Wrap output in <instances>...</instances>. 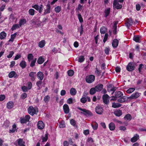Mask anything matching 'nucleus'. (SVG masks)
Returning <instances> with one entry per match:
<instances>
[{
	"mask_svg": "<svg viewBox=\"0 0 146 146\" xmlns=\"http://www.w3.org/2000/svg\"><path fill=\"white\" fill-rule=\"evenodd\" d=\"M77 108L83 111V112H81V113L86 116H91L93 115L92 113L90 111L87 110L86 109H82L80 107H78Z\"/></svg>",
	"mask_w": 146,
	"mask_h": 146,
	"instance_id": "obj_1",
	"label": "nucleus"
},
{
	"mask_svg": "<svg viewBox=\"0 0 146 146\" xmlns=\"http://www.w3.org/2000/svg\"><path fill=\"white\" fill-rule=\"evenodd\" d=\"M30 117L29 115H26L25 118L20 117V122L22 124L26 123L29 121Z\"/></svg>",
	"mask_w": 146,
	"mask_h": 146,
	"instance_id": "obj_2",
	"label": "nucleus"
},
{
	"mask_svg": "<svg viewBox=\"0 0 146 146\" xmlns=\"http://www.w3.org/2000/svg\"><path fill=\"white\" fill-rule=\"evenodd\" d=\"M27 110L29 113L32 116H33L35 114H36V109L32 106H29Z\"/></svg>",
	"mask_w": 146,
	"mask_h": 146,
	"instance_id": "obj_3",
	"label": "nucleus"
},
{
	"mask_svg": "<svg viewBox=\"0 0 146 146\" xmlns=\"http://www.w3.org/2000/svg\"><path fill=\"white\" fill-rule=\"evenodd\" d=\"M110 97L107 94L104 95L102 96V100L103 102L106 105L108 104L109 103Z\"/></svg>",
	"mask_w": 146,
	"mask_h": 146,
	"instance_id": "obj_4",
	"label": "nucleus"
},
{
	"mask_svg": "<svg viewBox=\"0 0 146 146\" xmlns=\"http://www.w3.org/2000/svg\"><path fill=\"white\" fill-rule=\"evenodd\" d=\"M103 109L102 107L98 105L95 108V111L98 114L101 115L102 114Z\"/></svg>",
	"mask_w": 146,
	"mask_h": 146,
	"instance_id": "obj_5",
	"label": "nucleus"
},
{
	"mask_svg": "<svg viewBox=\"0 0 146 146\" xmlns=\"http://www.w3.org/2000/svg\"><path fill=\"white\" fill-rule=\"evenodd\" d=\"M135 66L133 63L132 62H129L127 66V69L129 71H131L133 70Z\"/></svg>",
	"mask_w": 146,
	"mask_h": 146,
	"instance_id": "obj_6",
	"label": "nucleus"
},
{
	"mask_svg": "<svg viewBox=\"0 0 146 146\" xmlns=\"http://www.w3.org/2000/svg\"><path fill=\"white\" fill-rule=\"evenodd\" d=\"M140 96L139 93L137 92L134 93L129 97H128V98L130 100L135 99L138 98Z\"/></svg>",
	"mask_w": 146,
	"mask_h": 146,
	"instance_id": "obj_7",
	"label": "nucleus"
},
{
	"mask_svg": "<svg viewBox=\"0 0 146 146\" xmlns=\"http://www.w3.org/2000/svg\"><path fill=\"white\" fill-rule=\"evenodd\" d=\"M95 80V76L93 75H90L86 76V82H92Z\"/></svg>",
	"mask_w": 146,
	"mask_h": 146,
	"instance_id": "obj_8",
	"label": "nucleus"
},
{
	"mask_svg": "<svg viewBox=\"0 0 146 146\" xmlns=\"http://www.w3.org/2000/svg\"><path fill=\"white\" fill-rule=\"evenodd\" d=\"M113 7L117 9H121L122 7V5L117 2L116 0H114L113 2Z\"/></svg>",
	"mask_w": 146,
	"mask_h": 146,
	"instance_id": "obj_9",
	"label": "nucleus"
},
{
	"mask_svg": "<svg viewBox=\"0 0 146 146\" xmlns=\"http://www.w3.org/2000/svg\"><path fill=\"white\" fill-rule=\"evenodd\" d=\"M38 128L40 130L44 128V125L42 121H39L37 124Z\"/></svg>",
	"mask_w": 146,
	"mask_h": 146,
	"instance_id": "obj_10",
	"label": "nucleus"
},
{
	"mask_svg": "<svg viewBox=\"0 0 146 146\" xmlns=\"http://www.w3.org/2000/svg\"><path fill=\"white\" fill-rule=\"evenodd\" d=\"M46 9L44 10V14L46 15L50 13L51 12V7L50 4H47L46 5Z\"/></svg>",
	"mask_w": 146,
	"mask_h": 146,
	"instance_id": "obj_11",
	"label": "nucleus"
},
{
	"mask_svg": "<svg viewBox=\"0 0 146 146\" xmlns=\"http://www.w3.org/2000/svg\"><path fill=\"white\" fill-rule=\"evenodd\" d=\"M63 109L64 113L67 114L69 112V108L68 106L66 104H64L63 106Z\"/></svg>",
	"mask_w": 146,
	"mask_h": 146,
	"instance_id": "obj_12",
	"label": "nucleus"
},
{
	"mask_svg": "<svg viewBox=\"0 0 146 146\" xmlns=\"http://www.w3.org/2000/svg\"><path fill=\"white\" fill-rule=\"evenodd\" d=\"M14 104L12 101L9 102L7 104V108L8 109H11L14 106Z\"/></svg>",
	"mask_w": 146,
	"mask_h": 146,
	"instance_id": "obj_13",
	"label": "nucleus"
},
{
	"mask_svg": "<svg viewBox=\"0 0 146 146\" xmlns=\"http://www.w3.org/2000/svg\"><path fill=\"white\" fill-rule=\"evenodd\" d=\"M139 138V135L137 134H136L131 139V142L134 143L136 142Z\"/></svg>",
	"mask_w": 146,
	"mask_h": 146,
	"instance_id": "obj_14",
	"label": "nucleus"
},
{
	"mask_svg": "<svg viewBox=\"0 0 146 146\" xmlns=\"http://www.w3.org/2000/svg\"><path fill=\"white\" fill-rule=\"evenodd\" d=\"M18 144L19 146H25L24 145L25 142L23 141V139L19 138L18 140Z\"/></svg>",
	"mask_w": 146,
	"mask_h": 146,
	"instance_id": "obj_15",
	"label": "nucleus"
},
{
	"mask_svg": "<svg viewBox=\"0 0 146 146\" xmlns=\"http://www.w3.org/2000/svg\"><path fill=\"white\" fill-rule=\"evenodd\" d=\"M115 96L117 98H120L123 96V94L120 91H116L115 93Z\"/></svg>",
	"mask_w": 146,
	"mask_h": 146,
	"instance_id": "obj_16",
	"label": "nucleus"
},
{
	"mask_svg": "<svg viewBox=\"0 0 146 146\" xmlns=\"http://www.w3.org/2000/svg\"><path fill=\"white\" fill-rule=\"evenodd\" d=\"M103 86L102 84H100L95 87V88L97 92H99L103 89Z\"/></svg>",
	"mask_w": 146,
	"mask_h": 146,
	"instance_id": "obj_17",
	"label": "nucleus"
},
{
	"mask_svg": "<svg viewBox=\"0 0 146 146\" xmlns=\"http://www.w3.org/2000/svg\"><path fill=\"white\" fill-rule=\"evenodd\" d=\"M37 76L38 78L40 80H42L44 78V75L42 72L39 71L37 73Z\"/></svg>",
	"mask_w": 146,
	"mask_h": 146,
	"instance_id": "obj_18",
	"label": "nucleus"
},
{
	"mask_svg": "<svg viewBox=\"0 0 146 146\" xmlns=\"http://www.w3.org/2000/svg\"><path fill=\"white\" fill-rule=\"evenodd\" d=\"M133 23V22L132 19L130 18L127 20L126 24L127 27H129L130 26L132 25Z\"/></svg>",
	"mask_w": 146,
	"mask_h": 146,
	"instance_id": "obj_19",
	"label": "nucleus"
},
{
	"mask_svg": "<svg viewBox=\"0 0 146 146\" xmlns=\"http://www.w3.org/2000/svg\"><path fill=\"white\" fill-rule=\"evenodd\" d=\"M112 107L114 108H116L120 107L122 105L118 103H115L114 102L112 104Z\"/></svg>",
	"mask_w": 146,
	"mask_h": 146,
	"instance_id": "obj_20",
	"label": "nucleus"
},
{
	"mask_svg": "<svg viewBox=\"0 0 146 146\" xmlns=\"http://www.w3.org/2000/svg\"><path fill=\"white\" fill-rule=\"evenodd\" d=\"M109 128L111 131H113L115 129V125L113 122H111L109 125Z\"/></svg>",
	"mask_w": 146,
	"mask_h": 146,
	"instance_id": "obj_21",
	"label": "nucleus"
},
{
	"mask_svg": "<svg viewBox=\"0 0 146 146\" xmlns=\"http://www.w3.org/2000/svg\"><path fill=\"white\" fill-rule=\"evenodd\" d=\"M118 44V41L117 39L113 40L112 43V45L113 48H116L117 47Z\"/></svg>",
	"mask_w": 146,
	"mask_h": 146,
	"instance_id": "obj_22",
	"label": "nucleus"
},
{
	"mask_svg": "<svg viewBox=\"0 0 146 146\" xmlns=\"http://www.w3.org/2000/svg\"><path fill=\"white\" fill-rule=\"evenodd\" d=\"M26 23V20L25 19H20L19 21V26L21 27L22 25H24Z\"/></svg>",
	"mask_w": 146,
	"mask_h": 146,
	"instance_id": "obj_23",
	"label": "nucleus"
},
{
	"mask_svg": "<svg viewBox=\"0 0 146 146\" xmlns=\"http://www.w3.org/2000/svg\"><path fill=\"white\" fill-rule=\"evenodd\" d=\"M45 44V41L44 40H43L39 42L38 43V46L40 48H42L44 46Z\"/></svg>",
	"mask_w": 146,
	"mask_h": 146,
	"instance_id": "obj_24",
	"label": "nucleus"
},
{
	"mask_svg": "<svg viewBox=\"0 0 146 146\" xmlns=\"http://www.w3.org/2000/svg\"><path fill=\"white\" fill-rule=\"evenodd\" d=\"M132 117L131 115L129 114L128 113L126 114L124 117L125 120L130 121L132 119Z\"/></svg>",
	"mask_w": 146,
	"mask_h": 146,
	"instance_id": "obj_25",
	"label": "nucleus"
},
{
	"mask_svg": "<svg viewBox=\"0 0 146 146\" xmlns=\"http://www.w3.org/2000/svg\"><path fill=\"white\" fill-rule=\"evenodd\" d=\"M114 113L116 116L119 117L122 115V112L121 110H118L115 111Z\"/></svg>",
	"mask_w": 146,
	"mask_h": 146,
	"instance_id": "obj_26",
	"label": "nucleus"
},
{
	"mask_svg": "<svg viewBox=\"0 0 146 146\" xmlns=\"http://www.w3.org/2000/svg\"><path fill=\"white\" fill-rule=\"evenodd\" d=\"M107 29L104 27H103L100 28V31L102 34H104L107 31Z\"/></svg>",
	"mask_w": 146,
	"mask_h": 146,
	"instance_id": "obj_27",
	"label": "nucleus"
},
{
	"mask_svg": "<svg viewBox=\"0 0 146 146\" xmlns=\"http://www.w3.org/2000/svg\"><path fill=\"white\" fill-rule=\"evenodd\" d=\"M76 91L74 88H71L70 90V93L72 96H74L76 93Z\"/></svg>",
	"mask_w": 146,
	"mask_h": 146,
	"instance_id": "obj_28",
	"label": "nucleus"
},
{
	"mask_svg": "<svg viewBox=\"0 0 146 146\" xmlns=\"http://www.w3.org/2000/svg\"><path fill=\"white\" fill-rule=\"evenodd\" d=\"M7 36L6 33L4 31L0 33V38L1 39H4Z\"/></svg>",
	"mask_w": 146,
	"mask_h": 146,
	"instance_id": "obj_29",
	"label": "nucleus"
},
{
	"mask_svg": "<svg viewBox=\"0 0 146 146\" xmlns=\"http://www.w3.org/2000/svg\"><path fill=\"white\" fill-rule=\"evenodd\" d=\"M44 58L42 56H40L38 58L37 62L39 64H41L44 62Z\"/></svg>",
	"mask_w": 146,
	"mask_h": 146,
	"instance_id": "obj_30",
	"label": "nucleus"
},
{
	"mask_svg": "<svg viewBox=\"0 0 146 146\" xmlns=\"http://www.w3.org/2000/svg\"><path fill=\"white\" fill-rule=\"evenodd\" d=\"M19 65L22 68H25L27 66L26 62L24 61H22L20 63Z\"/></svg>",
	"mask_w": 146,
	"mask_h": 146,
	"instance_id": "obj_31",
	"label": "nucleus"
},
{
	"mask_svg": "<svg viewBox=\"0 0 146 146\" xmlns=\"http://www.w3.org/2000/svg\"><path fill=\"white\" fill-rule=\"evenodd\" d=\"M70 124L73 126L75 127H77V125H76V121L73 119H72L70 120Z\"/></svg>",
	"mask_w": 146,
	"mask_h": 146,
	"instance_id": "obj_32",
	"label": "nucleus"
},
{
	"mask_svg": "<svg viewBox=\"0 0 146 146\" xmlns=\"http://www.w3.org/2000/svg\"><path fill=\"white\" fill-rule=\"evenodd\" d=\"M141 37L139 36H134L133 38V40L136 42H140V40Z\"/></svg>",
	"mask_w": 146,
	"mask_h": 146,
	"instance_id": "obj_33",
	"label": "nucleus"
},
{
	"mask_svg": "<svg viewBox=\"0 0 146 146\" xmlns=\"http://www.w3.org/2000/svg\"><path fill=\"white\" fill-rule=\"evenodd\" d=\"M110 8H108L107 9H106L104 11L105 12V15L104 16L105 17H107L109 14L110 13Z\"/></svg>",
	"mask_w": 146,
	"mask_h": 146,
	"instance_id": "obj_34",
	"label": "nucleus"
},
{
	"mask_svg": "<svg viewBox=\"0 0 146 146\" xmlns=\"http://www.w3.org/2000/svg\"><path fill=\"white\" fill-rule=\"evenodd\" d=\"M48 139V134L46 133L45 135V137L42 136V142H44L47 141Z\"/></svg>",
	"mask_w": 146,
	"mask_h": 146,
	"instance_id": "obj_35",
	"label": "nucleus"
},
{
	"mask_svg": "<svg viewBox=\"0 0 146 146\" xmlns=\"http://www.w3.org/2000/svg\"><path fill=\"white\" fill-rule=\"evenodd\" d=\"M96 91L95 88H92L90 90V94L91 95L94 94Z\"/></svg>",
	"mask_w": 146,
	"mask_h": 146,
	"instance_id": "obj_36",
	"label": "nucleus"
},
{
	"mask_svg": "<svg viewBox=\"0 0 146 146\" xmlns=\"http://www.w3.org/2000/svg\"><path fill=\"white\" fill-rule=\"evenodd\" d=\"M92 126L94 130H96L98 128V124L96 123L95 122L93 123L92 124Z\"/></svg>",
	"mask_w": 146,
	"mask_h": 146,
	"instance_id": "obj_37",
	"label": "nucleus"
},
{
	"mask_svg": "<svg viewBox=\"0 0 146 146\" xmlns=\"http://www.w3.org/2000/svg\"><path fill=\"white\" fill-rule=\"evenodd\" d=\"M20 26L18 24H16L13 25L12 27L11 28V29L12 31H14L16 29L19 28Z\"/></svg>",
	"mask_w": 146,
	"mask_h": 146,
	"instance_id": "obj_38",
	"label": "nucleus"
},
{
	"mask_svg": "<svg viewBox=\"0 0 146 146\" xmlns=\"http://www.w3.org/2000/svg\"><path fill=\"white\" fill-rule=\"evenodd\" d=\"M17 33H14L13 34L11 35V38L9 40V41L13 42L17 35Z\"/></svg>",
	"mask_w": 146,
	"mask_h": 146,
	"instance_id": "obj_39",
	"label": "nucleus"
},
{
	"mask_svg": "<svg viewBox=\"0 0 146 146\" xmlns=\"http://www.w3.org/2000/svg\"><path fill=\"white\" fill-rule=\"evenodd\" d=\"M16 75L15 72V71H13L10 72L9 74V76L10 78H12L15 76Z\"/></svg>",
	"mask_w": 146,
	"mask_h": 146,
	"instance_id": "obj_40",
	"label": "nucleus"
},
{
	"mask_svg": "<svg viewBox=\"0 0 146 146\" xmlns=\"http://www.w3.org/2000/svg\"><path fill=\"white\" fill-rule=\"evenodd\" d=\"M135 88H129L126 91V92L127 94H130L133 92L135 90Z\"/></svg>",
	"mask_w": 146,
	"mask_h": 146,
	"instance_id": "obj_41",
	"label": "nucleus"
},
{
	"mask_svg": "<svg viewBox=\"0 0 146 146\" xmlns=\"http://www.w3.org/2000/svg\"><path fill=\"white\" fill-rule=\"evenodd\" d=\"M28 12L30 15L33 16L35 14V11L33 9H31L29 10Z\"/></svg>",
	"mask_w": 146,
	"mask_h": 146,
	"instance_id": "obj_42",
	"label": "nucleus"
},
{
	"mask_svg": "<svg viewBox=\"0 0 146 146\" xmlns=\"http://www.w3.org/2000/svg\"><path fill=\"white\" fill-rule=\"evenodd\" d=\"M61 7L60 6H58L54 8V10L57 13H59L61 11Z\"/></svg>",
	"mask_w": 146,
	"mask_h": 146,
	"instance_id": "obj_43",
	"label": "nucleus"
},
{
	"mask_svg": "<svg viewBox=\"0 0 146 146\" xmlns=\"http://www.w3.org/2000/svg\"><path fill=\"white\" fill-rule=\"evenodd\" d=\"M50 99V96L48 95H47L44 97V100L45 103H47L49 102Z\"/></svg>",
	"mask_w": 146,
	"mask_h": 146,
	"instance_id": "obj_44",
	"label": "nucleus"
},
{
	"mask_svg": "<svg viewBox=\"0 0 146 146\" xmlns=\"http://www.w3.org/2000/svg\"><path fill=\"white\" fill-rule=\"evenodd\" d=\"M36 73L34 72H30L29 74V76L30 77H31L32 78H34L35 76V75Z\"/></svg>",
	"mask_w": 146,
	"mask_h": 146,
	"instance_id": "obj_45",
	"label": "nucleus"
},
{
	"mask_svg": "<svg viewBox=\"0 0 146 146\" xmlns=\"http://www.w3.org/2000/svg\"><path fill=\"white\" fill-rule=\"evenodd\" d=\"M21 89H22V91L24 92H27L28 91V89L27 87H26L25 86H23L22 87Z\"/></svg>",
	"mask_w": 146,
	"mask_h": 146,
	"instance_id": "obj_46",
	"label": "nucleus"
},
{
	"mask_svg": "<svg viewBox=\"0 0 146 146\" xmlns=\"http://www.w3.org/2000/svg\"><path fill=\"white\" fill-rule=\"evenodd\" d=\"M59 127L61 128H63L65 127L66 125L64 122H62L59 123Z\"/></svg>",
	"mask_w": 146,
	"mask_h": 146,
	"instance_id": "obj_47",
	"label": "nucleus"
},
{
	"mask_svg": "<svg viewBox=\"0 0 146 146\" xmlns=\"http://www.w3.org/2000/svg\"><path fill=\"white\" fill-rule=\"evenodd\" d=\"M27 94L25 93H23L21 96V98L22 99H24L27 97Z\"/></svg>",
	"mask_w": 146,
	"mask_h": 146,
	"instance_id": "obj_48",
	"label": "nucleus"
},
{
	"mask_svg": "<svg viewBox=\"0 0 146 146\" xmlns=\"http://www.w3.org/2000/svg\"><path fill=\"white\" fill-rule=\"evenodd\" d=\"M84 60V56H81L79 57L78 61L79 62H83Z\"/></svg>",
	"mask_w": 146,
	"mask_h": 146,
	"instance_id": "obj_49",
	"label": "nucleus"
},
{
	"mask_svg": "<svg viewBox=\"0 0 146 146\" xmlns=\"http://www.w3.org/2000/svg\"><path fill=\"white\" fill-rule=\"evenodd\" d=\"M80 101L82 103L84 104L87 101V98L84 97H82L80 99Z\"/></svg>",
	"mask_w": 146,
	"mask_h": 146,
	"instance_id": "obj_50",
	"label": "nucleus"
},
{
	"mask_svg": "<svg viewBox=\"0 0 146 146\" xmlns=\"http://www.w3.org/2000/svg\"><path fill=\"white\" fill-rule=\"evenodd\" d=\"M118 88V87L116 86H113L112 88L111 89V90H111L110 92L112 91L113 92L112 93V94H113L115 91Z\"/></svg>",
	"mask_w": 146,
	"mask_h": 146,
	"instance_id": "obj_51",
	"label": "nucleus"
},
{
	"mask_svg": "<svg viewBox=\"0 0 146 146\" xmlns=\"http://www.w3.org/2000/svg\"><path fill=\"white\" fill-rule=\"evenodd\" d=\"M33 57V56L32 54H29L28 56V59L29 61L31 60Z\"/></svg>",
	"mask_w": 146,
	"mask_h": 146,
	"instance_id": "obj_52",
	"label": "nucleus"
},
{
	"mask_svg": "<svg viewBox=\"0 0 146 146\" xmlns=\"http://www.w3.org/2000/svg\"><path fill=\"white\" fill-rule=\"evenodd\" d=\"M108 33H106L105 36L104 38V39L103 40V42L104 43H105L106 40L108 39Z\"/></svg>",
	"mask_w": 146,
	"mask_h": 146,
	"instance_id": "obj_53",
	"label": "nucleus"
},
{
	"mask_svg": "<svg viewBox=\"0 0 146 146\" xmlns=\"http://www.w3.org/2000/svg\"><path fill=\"white\" fill-rule=\"evenodd\" d=\"M74 71L72 70H70L68 71V74L69 76H72L74 74Z\"/></svg>",
	"mask_w": 146,
	"mask_h": 146,
	"instance_id": "obj_54",
	"label": "nucleus"
},
{
	"mask_svg": "<svg viewBox=\"0 0 146 146\" xmlns=\"http://www.w3.org/2000/svg\"><path fill=\"white\" fill-rule=\"evenodd\" d=\"M113 85L112 84H110L107 87V90L108 91L110 92L111 90H111V89L112 88Z\"/></svg>",
	"mask_w": 146,
	"mask_h": 146,
	"instance_id": "obj_55",
	"label": "nucleus"
},
{
	"mask_svg": "<svg viewBox=\"0 0 146 146\" xmlns=\"http://www.w3.org/2000/svg\"><path fill=\"white\" fill-rule=\"evenodd\" d=\"M78 30L80 31V35H82L83 34V27L82 25L80 26V28L78 29Z\"/></svg>",
	"mask_w": 146,
	"mask_h": 146,
	"instance_id": "obj_56",
	"label": "nucleus"
},
{
	"mask_svg": "<svg viewBox=\"0 0 146 146\" xmlns=\"http://www.w3.org/2000/svg\"><path fill=\"white\" fill-rule=\"evenodd\" d=\"M67 102L68 104H71L73 103V99L72 98H69L67 100Z\"/></svg>",
	"mask_w": 146,
	"mask_h": 146,
	"instance_id": "obj_57",
	"label": "nucleus"
},
{
	"mask_svg": "<svg viewBox=\"0 0 146 146\" xmlns=\"http://www.w3.org/2000/svg\"><path fill=\"white\" fill-rule=\"evenodd\" d=\"M32 7L35 9L36 10L38 11L39 8V6L38 5H33Z\"/></svg>",
	"mask_w": 146,
	"mask_h": 146,
	"instance_id": "obj_58",
	"label": "nucleus"
},
{
	"mask_svg": "<svg viewBox=\"0 0 146 146\" xmlns=\"http://www.w3.org/2000/svg\"><path fill=\"white\" fill-rule=\"evenodd\" d=\"M43 6L42 5H40L39 6V12L40 13H41L42 11L43 10Z\"/></svg>",
	"mask_w": 146,
	"mask_h": 146,
	"instance_id": "obj_59",
	"label": "nucleus"
},
{
	"mask_svg": "<svg viewBox=\"0 0 146 146\" xmlns=\"http://www.w3.org/2000/svg\"><path fill=\"white\" fill-rule=\"evenodd\" d=\"M5 96L3 94L0 95V101H2L5 99Z\"/></svg>",
	"mask_w": 146,
	"mask_h": 146,
	"instance_id": "obj_60",
	"label": "nucleus"
},
{
	"mask_svg": "<svg viewBox=\"0 0 146 146\" xmlns=\"http://www.w3.org/2000/svg\"><path fill=\"white\" fill-rule=\"evenodd\" d=\"M117 102L120 103H123L125 102V100L123 99L122 97H120V98L117 100Z\"/></svg>",
	"mask_w": 146,
	"mask_h": 146,
	"instance_id": "obj_61",
	"label": "nucleus"
},
{
	"mask_svg": "<svg viewBox=\"0 0 146 146\" xmlns=\"http://www.w3.org/2000/svg\"><path fill=\"white\" fill-rule=\"evenodd\" d=\"M78 17L79 21L80 23H82L83 21L82 18V17L81 15L80 14H79L78 15Z\"/></svg>",
	"mask_w": 146,
	"mask_h": 146,
	"instance_id": "obj_62",
	"label": "nucleus"
},
{
	"mask_svg": "<svg viewBox=\"0 0 146 146\" xmlns=\"http://www.w3.org/2000/svg\"><path fill=\"white\" fill-rule=\"evenodd\" d=\"M14 54V52L13 51H10V53H9V55L7 56V57L8 58H11L12 56L13 55V54Z\"/></svg>",
	"mask_w": 146,
	"mask_h": 146,
	"instance_id": "obj_63",
	"label": "nucleus"
},
{
	"mask_svg": "<svg viewBox=\"0 0 146 146\" xmlns=\"http://www.w3.org/2000/svg\"><path fill=\"white\" fill-rule=\"evenodd\" d=\"M36 59H35V60H33L31 61V64H30V66L31 67H33L35 65V63L36 62Z\"/></svg>",
	"mask_w": 146,
	"mask_h": 146,
	"instance_id": "obj_64",
	"label": "nucleus"
}]
</instances>
